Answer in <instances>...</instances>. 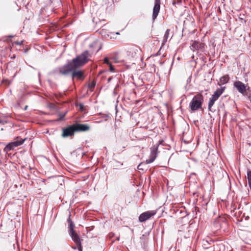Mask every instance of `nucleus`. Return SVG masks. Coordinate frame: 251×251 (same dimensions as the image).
<instances>
[{
    "instance_id": "1",
    "label": "nucleus",
    "mask_w": 251,
    "mask_h": 251,
    "mask_svg": "<svg viewBox=\"0 0 251 251\" xmlns=\"http://www.w3.org/2000/svg\"><path fill=\"white\" fill-rule=\"evenodd\" d=\"M89 56V52L87 51H84L80 55L73 59L67 65L60 67L59 68L60 74L63 75H67L70 72L74 71L83 66L88 61Z\"/></svg>"
},
{
    "instance_id": "2",
    "label": "nucleus",
    "mask_w": 251,
    "mask_h": 251,
    "mask_svg": "<svg viewBox=\"0 0 251 251\" xmlns=\"http://www.w3.org/2000/svg\"><path fill=\"white\" fill-rule=\"evenodd\" d=\"M69 234L71 236L72 240L75 243L77 248L79 250V251H82V247L81 246L80 240L78 234L75 232L74 230L75 225L72 222V221H69Z\"/></svg>"
},
{
    "instance_id": "3",
    "label": "nucleus",
    "mask_w": 251,
    "mask_h": 251,
    "mask_svg": "<svg viewBox=\"0 0 251 251\" xmlns=\"http://www.w3.org/2000/svg\"><path fill=\"white\" fill-rule=\"evenodd\" d=\"M203 101V96L200 94L195 96L190 103V106L192 110L195 111L201 107Z\"/></svg>"
},
{
    "instance_id": "4",
    "label": "nucleus",
    "mask_w": 251,
    "mask_h": 251,
    "mask_svg": "<svg viewBox=\"0 0 251 251\" xmlns=\"http://www.w3.org/2000/svg\"><path fill=\"white\" fill-rule=\"evenodd\" d=\"M225 87H221L216 90L212 97L210 99L208 102V109L210 110V108L214 104L215 101L218 100L219 97L223 94L225 90Z\"/></svg>"
},
{
    "instance_id": "5",
    "label": "nucleus",
    "mask_w": 251,
    "mask_h": 251,
    "mask_svg": "<svg viewBox=\"0 0 251 251\" xmlns=\"http://www.w3.org/2000/svg\"><path fill=\"white\" fill-rule=\"evenodd\" d=\"M204 45L202 43H200L197 41H192L190 46V49L193 51L197 50L198 51H203Z\"/></svg>"
},
{
    "instance_id": "6",
    "label": "nucleus",
    "mask_w": 251,
    "mask_h": 251,
    "mask_svg": "<svg viewBox=\"0 0 251 251\" xmlns=\"http://www.w3.org/2000/svg\"><path fill=\"white\" fill-rule=\"evenodd\" d=\"M151 151L149 159L146 160L147 163H151L154 161L157 156L158 146L154 145L151 149Z\"/></svg>"
},
{
    "instance_id": "7",
    "label": "nucleus",
    "mask_w": 251,
    "mask_h": 251,
    "mask_svg": "<svg viewBox=\"0 0 251 251\" xmlns=\"http://www.w3.org/2000/svg\"><path fill=\"white\" fill-rule=\"evenodd\" d=\"M160 9V0H155L153 8L152 20L154 21L157 18Z\"/></svg>"
},
{
    "instance_id": "8",
    "label": "nucleus",
    "mask_w": 251,
    "mask_h": 251,
    "mask_svg": "<svg viewBox=\"0 0 251 251\" xmlns=\"http://www.w3.org/2000/svg\"><path fill=\"white\" fill-rule=\"evenodd\" d=\"M74 125L70 126L66 128L63 129L62 136L63 137H67L73 135L75 132Z\"/></svg>"
},
{
    "instance_id": "9",
    "label": "nucleus",
    "mask_w": 251,
    "mask_h": 251,
    "mask_svg": "<svg viewBox=\"0 0 251 251\" xmlns=\"http://www.w3.org/2000/svg\"><path fill=\"white\" fill-rule=\"evenodd\" d=\"M156 214V211L154 210L148 211L141 214L139 217V220H148L151 218Z\"/></svg>"
},
{
    "instance_id": "10",
    "label": "nucleus",
    "mask_w": 251,
    "mask_h": 251,
    "mask_svg": "<svg viewBox=\"0 0 251 251\" xmlns=\"http://www.w3.org/2000/svg\"><path fill=\"white\" fill-rule=\"evenodd\" d=\"M75 131H85L89 130V126L86 124H75L74 125Z\"/></svg>"
},
{
    "instance_id": "11",
    "label": "nucleus",
    "mask_w": 251,
    "mask_h": 251,
    "mask_svg": "<svg viewBox=\"0 0 251 251\" xmlns=\"http://www.w3.org/2000/svg\"><path fill=\"white\" fill-rule=\"evenodd\" d=\"M234 86L238 91L242 94H244L246 92V86L241 81H236L234 83Z\"/></svg>"
},
{
    "instance_id": "12",
    "label": "nucleus",
    "mask_w": 251,
    "mask_h": 251,
    "mask_svg": "<svg viewBox=\"0 0 251 251\" xmlns=\"http://www.w3.org/2000/svg\"><path fill=\"white\" fill-rule=\"evenodd\" d=\"M25 138L20 140V141H17L14 142H13L11 144H9L7 146L6 148L8 149L9 150L13 149L14 148L18 147L19 146H20L22 145L24 141H25Z\"/></svg>"
},
{
    "instance_id": "13",
    "label": "nucleus",
    "mask_w": 251,
    "mask_h": 251,
    "mask_svg": "<svg viewBox=\"0 0 251 251\" xmlns=\"http://www.w3.org/2000/svg\"><path fill=\"white\" fill-rule=\"evenodd\" d=\"M72 77L73 78H77L79 79H82L84 78L83 73L81 71H73Z\"/></svg>"
},
{
    "instance_id": "14",
    "label": "nucleus",
    "mask_w": 251,
    "mask_h": 251,
    "mask_svg": "<svg viewBox=\"0 0 251 251\" xmlns=\"http://www.w3.org/2000/svg\"><path fill=\"white\" fill-rule=\"evenodd\" d=\"M229 77L228 75H225L221 77L220 79V81L218 82L219 85L225 84L228 82Z\"/></svg>"
},
{
    "instance_id": "15",
    "label": "nucleus",
    "mask_w": 251,
    "mask_h": 251,
    "mask_svg": "<svg viewBox=\"0 0 251 251\" xmlns=\"http://www.w3.org/2000/svg\"><path fill=\"white\" fill-rule=\"evenodd\" d=\"M247 178L248 181V184L250 189L251 190V171L248 170L247 172Z\"/></svg>"
},
{
    "instance_id": "16",
    "label": "nucleus",
    "mask_w": 251,
    "mask_h": 251,
    "mask_svg": "<svg viewBox=\"0 0 251 251\" xmlns=\"http://www.w3.org/2000/svg\"><path fill=\"white\" fill-rule=\"evenodd\" d=\"M170 33V29H167L164 36V42H166Z\"/></svg>"
},
{
    "instance_id": "17",
    "label": "nucleus",
    "mask_w": 251,
    "mask_h": 251,
    "mask_svg": "<svg viewBox=\"0 0 251 251\" xmlns=\"http://www.w3.org/2000/svg\"><path fill=\"white\" fill-rule=\"evenodd\" d=\"M96 85V83L94 81L92 82L89 84V87L91 89V91H92V89L94 88Z\"/></svg>"
},
{
    "instance_id": "18",
    "label": "nucleus",
    "mask_w": 251,
    "mask_h": 251,
    "mask_svg": "<svg viewBox=\"0 0 251 251\" xmlns=\"http://www.w3.org/2000/svg\"><path fill=\"white\" fill-rule=\"evenodd\" d=\"M104 62L108 65L110 64V63L109 62V60H108V58H107V57L104 58Z\"/></svg>"
},
{
    "instance_id": "19",
    "label": "nucleus",
    "mask_w": 251,
    "mask_h": 251,
    "mask_svg": "<svg viewBox=\"0 0 251 251\" xmlns=\"http://www.w3.org/2000/svg\"><path fill=\"white\" fill-rule=\"evenodd\" d=\"M109 65V70L111 72H113L114 70V67L110 64Z\"/></svg>"
},
{
    "instance_id": "20",
    "label": "nucleus",
    "mask_w": 251,
    "mask_h": 251,
    "mask_svg": "<svg viewBox=\"0 0 251 251\" xmlns=\"http://www.w3.org/2000/svg\"><path fill=\"white\" fill-rule=\"evenodd\" d=\"M142 164H139V165H138V169L139 170H143V169H142Z\"/></svg>"
},
{
    "instance_id": "21",
    "label": "nucleus",
    "mask_w": 251,
    "mask_h": 251,
    "mask_svg": "<svg viewBox=\"0 0 251 251\" xmlns=\"http://www.w3.org/2000/svg\"><path fill=\"white\" fill-rule=\"evenodd\" d=\"M23 43V41L21 42H15V43L17 45H21Z\"/></svg>"
},
{
    "instance_id": "22",
    "label": "nucleus",
    "mask_w": 251,
    "mask_h": 251,
    "mask_svg": "<svg viewBox=\"0 0 251 251\" xmlns=\"http://www.w3.org/2000/svg\"><path fill=\"white\" fill-rule=\"evenodd\" d=\"M6 122L4 121L3 120H1L0 119V124H1L2 125H4L5 123H6Z\"/></svg>"
},
{
    "instance_id": "23",
    "label": "nucleus",
    "mask_w": 251,
    "mask_h": 251,
    "mask_svg": "<svg viewBox=\"0 0 251 251\" xmlns=\"http://www.w3.org/2000/svg\"><path fill=\"white\" fill-rule=\"evenodd\" d=\"M140 50L138 49H136V50L135 51V54L139 53Z\"/></svg>"
},
{
    "instance_id": "24",
    "label": "nucleus",
    "mask_w": 251,
    "mask_h": 251,
    "mask_svg": "<svg viewBox=\"0 0 251 251\" xmlns=\"http://www.w3.org/2000/svg\"><path fill=\"white\" fill-rule=\"evenodd\" d=\"M249 99L251 102V93L249 95Z\"/></svg>"
},
{
    "instance_id": "25",
    "label": "nucleus",
    "mask_w": 251,
    "mask_h": 251,
    "mask_svg": "<svg viewBox=\"0 0 251 251\" xmlns=\"http://www.w3.org/2000/svg\"><path fill=\"white\" fill-rule=\"evenodd\" d=\"M82 107H83V105H82V104H80V108L81 109H82Z\"/></svg>"
},
{
    "instance_id": "26",
    "label": "nucleus",
    "mask_w": 251,
    "mask_h": 251,
    "mask_svg": "<svg viewBox=\"0 0 251 251\" xmlns=\"http://www.w3.org/2000/svg\"><path fill=\"white\" fill-rule=\"evenodd\" d=\"M27 106H26L25 107V109H27Z\"/></svg>"
},
{
    "instance_id": "27",
    "label": "nucleus",
    "mask_w": 251,
    "mask_h": 251,
    "mask_svg": "<svg viewBox=\"0 0 251 251\" xmlns=\"http://www.w3.org/2000/svg\"><path fill=\"white\" fill-rule=\"evenodd\" d=\"M116 34H119V32H116Z\"/></svg>"
}]
</instances>
